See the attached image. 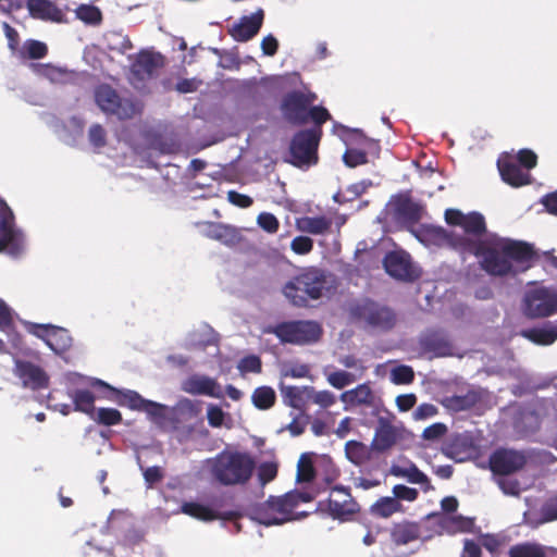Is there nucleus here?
<instances>
[{
  "mask_svg": "<svg viewBox=\"0 0 557 557\" xmlns=\"http://www.w3.org/2000/svg\"><path fill=\"white\" fill-rule=\"evenodd\" d=\"M327 509L332 517L343 519L358 511L348 488L335 487L327 500Z\"/></svg>",
  "mask_w": 557,
  "mask_h": 557,
  "instance_id": "22",
  "label": "nucleus"
},
{
  "mask_svg": "<svg viewBox=\"0 0 557 557\" xmlns=\"http://www.w3.org/2000/svg\"><path fill=\"white\" fill-rule=\"evenodd\" d=\"M46 345L55 354L61 355L72 347V337L67 330L53 325Z\"/></svg>",
  "mask_w": 557,
  "mask_h": 557,
  "instance_id": "33",
  "label": "nucleus"
},
{
  "mask_svg": "<svg viewBox=\"0 0 557 557\" xmlns=\"http://www.w3.org/2000/svg\"><path fill=\"white\" fill-rule=\"evenodd\" d=\"M420 347L433 357H447L453 355V345L442 331H429L420 338Z\"/></svg>",
  "mask_w": 557,
  "mask_h": 557,
  "instance_id": "24",
  "label": "nucleus"
},
{
  "mask_svg": "<svg viewBox=\"0 0 557 557\" xmlns=\"http://www.w3.org/2000/svg\"><path fill=\"white\" fill-rule=\"evenodd\" d=\"M207 468L212 479L221 485H244L251 479L256 461L247 451L223 450L207 460Z\"/></svg>",
  "mask_w": 557,
  "mask_h": 557,
  "instance_id": "2",
  "label": "nucleus"
},
{
  "mask_svg": "<svg viewBox=\"0 0 557 557\" xmlns=\"http://www.w3.org/2000/svg\"><path fill=\"white\" fill-rule=\"evenodd\" d=\"M0 331L7 335H10L11 331H13L12 310L2 299H0Z\"/></svg>",
  "mask_w": 557,
  "mask_h": 557,
  "instance_id": "56",
  "label": "nucleus"
},
{
  "mask_svg": "<svg viewBox=\"0 0 557 557\" xmlns=\"http://www.w3.org/2000/svg\"><path fill=\"white\" fill-rule=\"evenodd\" d=\"M513 157L517 160V163H519L527 171H530L537 165V156L531 149H520Z\"/></svg>",
  "mask_w": 557,
  "mask_h": 557,
  "instance_id": "54",
  "label": "nucleus"
},
{
  "mask_svg": "<svg viewBox=\"0 0 557 557\" xmlns=\"http://www.w3.org/2000/svg\"><path fill=\"white\" fill-rule=\"evenodd\" d=\"M527 463L522 451L498 448L488 458L490 469L494 474L509 475L520 471Z\"/></svg>",
  "mask_w": 557,
  "mask_h": 557,
  "instance_id": "12",
  "label": "nucleus"
},
{
  "mask_svg": "<svg viewBox=\"0 0 557 557\" xmlns=\"http://www.w3.org/2000/svg\"><path fill=\"white\" fill-rule=\"evenodd\" d=\"M290 248L297 255H307L313 249V240L307 236H297L292 240Z\"/></svg>",
  "mask_w": 557,
  "mask_h": 557,
  "instance_id": "62",
  "label": "nucleus"
},
{
  "mask_svg": "<svg viewBox=\"0 0 557 557\" xmlns=\"http://www.w3.org/2000/svg\"><path fill=\"white\" fill-rule=\"evenodd\" d=\"M369 448L366 444L358 441H348L345 444V454L349 461L356 466L366 463L371 458Z\"/></svg>",
  "mask_w": 557,
  "mask_h": 557,
  "instance_id": "35",
  "label": "nucleus"
},
{
  "mask_svg": "<svg viewBox=\"0 0 557 557\" xmlns=\"http://www.w3.org/2000/svg\"><path fill=\"white\" fill-rule=\"evenodd\" d=\"M277 496H270L264 503L252 510L253 519L263 525H280L289 521V517L278 508Z\"/></svg>",
  "mask_w": 557,
  "mask_h": 557,
  "instance_id": "21",
  "label": "nucleus"
},
{
  "mask_svg": "<svg viewBox=\"0 0 557 557\" xmlns=\"http://www.w3.org/2000/svg\"><path fill=\"white\" fill-rule=\"evenodd\" d=\"M308 120H311L314 123V126L312 128H319L322 129V125L331 120V114L322 106H313L309 107L307 110Z\"/></svg>",
  "mask_w": 557,
  "mask_h": 557,
  "instance_id": "50",
  "label": "nucleus"
},
{
  "mask_svg": "<svg viewBox=\"0 0 557 557\" xmlns=\"http://www.w3.org/2000/svg\"><path fill=\"white\" fill-rule=\"evenodd\" d=\"M445 221L449 225L460 226L465 231L462 236H468L472 239H482V235L486 233L485 219L476 211L465 214L458 209H447L445 211ZM486 237H483V239Z\"/></svg>",
  "mask_w": 557,
  "mask_h": 557,
  "instance_id": "11",
  "label": "nucleus"
},
{
  "mask_svg": "<svg viewBox=\"0 0 557 557\" xmlns=\"http://www.w3.org/2000/svg\"><path fill=\"white\" fill-rule=\"evenodd\" d=\"M23 324L28 333L42 339L45 343L47 342L50 331L53 327L51 324H37L28 321H24Z\"/></svg>",
  "mask_w": 557,
  "mask_h": 557,
  "instance_id": "61",
  "label": "nucleus"
},
{
  "mask_svg": "<svg viewBox=\"0 0 557 557\" xmlns=\"http://www.w3.org/2000/svg\"><path fill=\"white\" fill-rule=\"evenodd\" d=\"M341 399L351 406L366 405L371 406L374 401V395L371 387L363 383L357 387L346 391L341 395Z\"/></svg>",
  "mask_w": 557,
  "mask_h": 557,
  "instance_id": "32",
  "label": "nucleus"
},
{
  "mask_svg": "<svg viewBox=\"0 0 557 557\" xmlns=\"http://www.w3.org/2000/svg\"><path fill=\"white\" fill-rule=\"evenodd\" d=\"M22 54L30 60L42 59L48 54V47L42 41L28 39L23 45Z\"/></svg>",
  "mask_w": 557,
  "mask_h": 557,
  "instance_id": "44",
  "label": "nucleus"
},
{
  "mask_svg": "<svg viewBox=\"0 0 557 557\" xmlns=\"http://www.w3.org/2000/svg\"><path fill=\"white\" fill-rule=\"evenodd\" d=\"M354 315L372 327L389 330L395 325L396 315L387 307L372 300H364L352 309Z\"/></svg>",
  "mask_w": 557,
  "mask_h": 557,
  "instance_id": "9",
  "label": "nucleus"
},
{
  "mask_svg": "<svg viewBox=\"0 0 557 557\" xmlns=\"http://www.w3.org/2000/svg\"><path fill=\"white\" fill-rule=\"evenodd\" d=\"M392 381L395 384H410L414 380V372L409 366H397L391 372Z\"/></svg>",
  "mask_w": 557,
  "mask_h": 557,
  "instance_id": "51",
  "label": "nucleus"
},
{
  "mask_svg": "<svg viewBox=\"0 0 557 557\" xmlns=\"http://www.w3.org/2000/svg\"><path fill=\"white\" fill-rule=\"evenodd\" d=\"M315 98L317 96L313 92L289 91L282 99L281 111L289 123L294 125L306 124L308 122L307 110Z\"/></svg>",
  "mask_w": 557,
  "mask_h": 557,
  "instance_id": "8",
  "label": "nucleus"
},
{
  "mask_svg": "<svg viewBox=\"0 0 557 557\" xmlns=\"http://www.w3.org/2000/svg\"><path fill=\"white\" fill-rule=\"evenodd\" d=\"M168 406L147 399L141 411L146 412L153 423L162 425L168 419Z\"/></svg>",
  "mask_w": 557,
  "mask_h": 557,
  "instance_id": "43",
  "label": "nucleus"
},
{
  "mask_svg": "<svg viewBox=\"0 0 557 557\" xmlns=\"http://www.w3.org/2000/svg\"><path fill=\"white\" fill-rule=\"evenodd\" d=\"M95 101L107 114L115 115L120 120H128L143 111L140 100L129 97L122 98L117 91L108 84H101L95 89Z\"/></svg>",
  "mask_w": 557,
  "mask_h": 557,
  "instance_id": "5",
  "label": "nucleus"
},
{
  "mask_svg": "<svg viewBox=\"0 0 557 557\" xmlns=\"http://www.w3.org/2000/svg\"><path fill=\"white\" fill-rule=\"evenodd\" d=\"M421 525L419 522L404 520L395 523L391 529V539L397 546L407 545L420 539Z\"/></svg>",
  "mask_w": 557,
  "mask_h": 557,
  "instance_id": "27",
  "label": "nucleus"
},
{
  "mask_svg": "<svg viewBox=\"0 0 557 557\" xmlns=\"http://www.w3.org/2000/svg\"><path fill=\"white\" fill-rule=\"evenodd\" d=\"M275 401L276 394L271 386H259L251 394V403L259 410L271 409Z\"/></svg>",
  "mask_w": 557,
  "mask_h": 557,
  "instance_id": "37",
  "label": "nucleus"
},
{
  "mask_svg": "<svg viewBox=\"0 0 557 557\" xmlns=\"http://www.w3.org/2000/svg\"><path fill=\"white\" fill-rule=\"evenodd\" d=\"M202 234L224 245H234L237 240L238 234L235 227L216 222L202 223Z\"/></svg>",
  "mask_w": 557,
  "mask_h": 557,
  "instance_id": "30",
  "label": "nucleus"
},
{
  "mask_svg": "<svg viewBox=\"0 0 557 557\" xmlns=\"http://www.w3.org/2000/svg\"><path fill=\"white\" fill-rule=\"evenodd\" d=\"M398 434L396 428L386 419L380 418L374 437L371 442V449L375 453H385L389 450L397 442Z\"/></svg>",
  "mask_w": 557,
  "mask_h": 557,
  "instance_id": "25",
  "label": "nucleus"
},
{
  "mask_svg": "<svg viewBox=\"0 0 557 557\" xmlns=\"http://www.w3.org/2000/svg\"><path fill=\"white\" fill-rule=\"evenodd\" d=\"M78 20L87 25L98 26L102 22L101 10L94 4H81L75 10Z\"/></svg>",
  "mask_w": 557,
  "mask_h": 557,
  "instance_id": "40",
  "label": "nucleus"
},
{
  "mask_svg": "<svg viewBox=\"0 0 557 557\" xmlns=\"http://www.w3.org/2000/svg\"><path fill=\"white\" fill-rule=\"evenodd\" d=\"M285 403L293 408H300L304 404V395L306 394V386H286L282 389Z\"/></svg>",
  "mask_w": 557,
  "mask_h": 557,
  "instance_id": "46",
  "label": "nucleus"
},
{
  "mask_svg": "<svg viewBox=\"0 0 557 557\" xmlns=\"http://www.w3.org/2000/svg\"><path fill=\"white\" fill-rule=\"evenodd\" d=\"M90 385L99 388L103 393L107 392L108 394H104L103 397L115 401L119 406L127 407L131 410L141 411L147 400L136 391L117 389L100 379H92Z\"/></svg>",
  "mask_w": 557,
  "mask_h": 557,
  "instance_id": "14",
  "label": "nucleus"
},
{
  "mask_svg": "<svg viewBox=\"0 0 557 557\" xmlns=\"http://www.w3.org/2000/svg\"><path fill=\"white\" fill-rule=\"evenodd\" d=\"M522 311L527 318H547L557 313V292L547 287L529 289L522 300Z\"/></svg>",
  "mask_w": 557,
  "mask_h": 557,
  "instance_id": "7",
  "label": "nucleus"
},
{
  "mask_svg": "<svg viewBox=\"0 0 557 557\" xmlns=\"http://www.w3.org/2000/svg\"><path fill=\"white\" fill-rule=\"evenodd\" d=\"M277 475V465L272 461L262 462L258 467V480L261 485L273 481Z\"/></svg>",
  "mask_w": 557,
  "mask_h": 557,
  "instance_id": "52",
  "label": "nucleus"
},
{
  "mask_svg": "<svg viewBox=\"0 0 557 557\" xmlns=\"http://www.w3.org/2000/svg\"><path fill=\"white\" fill-rule=\"evenodd\" d=\"M383 265L388 275L403 282H413L421 275L405 250H393L385 255Z\"/></svg>",
  "mask_w": 557,
  "mask_h": 557,
  "instance_id": "10",
  "label": "nucleus"
},
{
  "mask_svg": "<svg viewBox=\"0 0 557 557\" xmlns=\"http://www.w3.org/2000/svg\"><path fill=\"white\" fill-rule=\"evenodd\" d=\"M520 334L536 345L548 346L557 339V324L546 322L542 326L522 330Z\"/></svg>",
  "mask_w": 557,
  "mask_h": 557,
  "instance_id": "29",
  "label": "nucleus"
},
{
  "mask_svg": "<svg viewBox=\"0 0 557 557\" xmlns=\"http://www.w3.org/2000/svg\"><path fill=\"white\" fill-rule=\"evenodd\" d=\"M88 137L96 148L104 147L107 144V132L100 124H94L89 127Z\"/></svg>",
  "mask_w": 557,
  "mask_h": 557,
  "instance_id": "59",
  "label": "nucleus"
},
{
  "mask_svg": "<svg viewBox=\"0 0 557 557\" xmlns=\"http://www.w3.org/2000/svg\"><path fill=\"white\" fill-rule=\"evenodd\" d=\"M23 247L22 233L14 227V215L5 205H0V252L9 249L10 253L17 255Z\"/></svg>",
  "mask_w": 557,
  "mask_h": 557,
  "instance_id": "13",
  "label": "nucleus"
},
{
  "mask_svg": "<svg viewBox=\"0 0 557 557\" xmlns=\"http://www.w3.org/2000/svg\"><path fill=\"white\" fill-rule=\"evenodd\" d=\"M401 504L394 497H381L371 506V512L381 518H388L401 511Z\"/></svg>",
  "mask_w": 557,
  "mask_h": 557,
  "instance_id": "39",
  "label": "nucleus"
},
{
  "mask_svg": "<svg viewBox=\"0 0 557 557\" xmlns=\"http://www.w3.org/2000/svg\"><path fill=\"white\" fill-rule=\"evenodd\" d=\"M264 20V11L259 8L249 16H243L234 24L228 34L235 41L245 42L252 39L261 29Z\"/></svg>",
  "mask_w": 557,
  "mask_h": 557,
  "instance_id": "19",
  "label": "nucleus"
},
{
  "mask_svg": "<svg viewBox=\"0 0 557 557\" xmlns=\"http://www.w3.org/2000/svg\"><path fill=\"white\" fill-rule=\"evenodd\" d=\"M14 374L26 388L39 391L49 386L47 372L40 366L30 361L14 359Z\"/></svg>",
  "mask_w": 557,
  "mask_h": 557,
  "instance_id": "15",
  "label": "nucleus"
},
{
  "mask_svg": "<svg viewBox=\"0 0 557 557\" xmlns=\"http://www.w3.org/2000/svg\"><path fill=\"white\" fill-rule=\"evenodd\" d=\"M557 549L535 542H524L512 545L508 557H556Z\"/></svg>",
  "mask_w": 557,
  "mask_h": 557,
  "instance_id": "28",
  "label": "nucleus"
},
{
  "mask_svg": "<svg viewBox=\"0 0 557 557\" xmlns=\"http://www.w3.org/2000/svg\"><path fill=\"white\" fill-rule=\"evenodd\" d=\"M448 428L443 422H436L423 430L422 438L425 441H437L446 435Z\"/></svg>",
  "mask_w": 557,
  "mask_h": 557,
  "instance_id": "57",
  "label": "nucleus"
},
{
  "mask_svg": "<svg viewBox=\"0 0 557 557\" xmlns=\"http://www.w3.org/2000/svg\"><path fill=\"white\" fill-rule=\"evenodd\" d=\"M163 65L161 53L140 51L132 64V73L140 81L150 79Z\"/></svg>",
  "mask_w": 557,
  "mask_h": 557,
  "instance_id": "23",
  "label": "nucleus"
},
{
  "mask_svg": "<svg viewBox=\"0 0 557 557\" xmlns=\"http://www.w3.org/2000/svg\"><path fill=\"white\" fill-rule=\"evenodd\" d=\"M327 289L325 271L310 267L302 269L283 287L285 297L296 307H307L309 300L320 299Z\"/></svg>",
  "mask_w": 557,
  "mask_h": 557,
  "instance_id": "3",
  "label": "nucleus"
},
{
  "mask_svg": "<svg viewBox=\"0 0 557 557\" xmlns=\"http://www.w3.org/2000/svg\"><path fill=\"white\" fill-rule=\"evenodd\" d=\"M486 396V389L482 387H471L465 394L443 397L441 404L447 411L458 413L472 410L482 405Z\"/></svg>",
  "mask_w": 557,
  "mask_h": 557,
  "instance_id": "16",
  "label": "nucleus"
},
{
  "mask_svg": "<svg viewBox=\"0 0 557 557\" xmlns=\"http://www.w3.org/2000/svg\"><path fill=\"white\" fill-rule=\"evenodd\" d=\"M297 226L301 232L322 235L331 230L332 219L324 215L305 216L297 220Z\"/></svg>",
  "mask_w": 557,
  "mask_h": 557,
  "instance_id": "31",
  "label": "nucleus"
},
{
  "mask_svg": "<svg viewBox=\"0 0 557 557\" xmlns=\"http://www.w3.org/2000/svg\"><path fill=\"white\" fill-rule=\"evenodd\" d=\"M354 381H355V375L349 372L343 371V370L332 372L327 376V382L333 387L338 388V389L344 388L345 386L349 385Z\"/></svg>",
  "mask_w": 557,
  "mask_h": 557,
  "instance_id": "55",
  "label": "nucleus"
},
{
  "mask_svg": "<svg viewBox=\"0 0 557 557\" xmlns=\"http://www.w3.org/2000/svg\"><path fill=\"white\" fill-rule=\"evenodd\" d=\"M343 161L348 168H356L368 163L367 152L356 148H347L343 154Z\"/></svg>",
  "mask_w": 557,
  "mask_h": 557,
  "instance_id": "48",
  "label": "nucleus"
},
{
  "mask_svg": "<svg viewBox=\"0 0 557 557\" xmlns=\"http://www.w3.org/2000/svg\"><path fill=\"white\" fill-rule=\"evenodd\" d=\"M26 7L29 15L34 18L55 23L63 22L64 14L62 10L50 0H27Z\"/></svg>",
  "mask_w": 557,
  "mask_h": 557,
  "instance_id": "26",
  "label": "nucleus"
},
{
  "mask_svg": "<svg viewBox=\"0 0 557 557\" xmlns=\"http://www.w3.org/2000/svg\"><path fill=\"white\" fill-rule=\"evenodd\" d=\"M315 478V469L309 454H302L297 463L296 480L299 483L311 482Z\"/></svg>",
  "mask_w": 557,
  "mask_h": 557,
  "instance_id": "41",
  "label": "nucleus"
},
{
  "mask_svg": "<svg viewBox=\"0 0 557 557\" xmlns=\"http://www.w3.org/2000/svg\"><path fill=\"white\" fill-rule=\"evenodd\" d=\"M393 497L396 498V500L398 502H414L419 496V492L413 487H409L404 484H397L393 487Z\"/></svg>",
  "mask_w": 557,
  "mask_h": 557,
  "instance_id": "60",
  "label": "nucleus"
},
{
  "mask_svg": "<svg viewBox=\"0 0 557 557\" xmlns=\"http://www.w3.org/2000/svg\"><path fill=\"white\" fill-rule=\"evenodd\" d=\"M474 525V520L472 518H467L463 516H454L449 518V529L453 532H470Z\"/></svg>",
  "mask_w": 557,
  "mask_h": 557,
  "instance_id": "58",
  "label": "nucleus"
},
{
  "mask_svg": "<svg viewBox=\"0 0 557 557\" xmlns=\"http://www.w3.org/2000/svg\"><path fill=\"white\" fill-rule=\"evenodd\" d=\"M322 129L307 128L297 132L290 141V163L297 168L310 166L318 162V147Z\"/></svg>",
  "mask_w": 557,
  "mask_h": 557,
  "instance_id": "6",
  "label": "nucleus"
},
{
  "mask_svg": "<svg viewBox=\"0 0 557 557\" xmlns=\"http://www.w3.org/2000/svg\"><path fill=\"white\" fill-rule=\"evenodd\" d=\"M265 332L274 334L282 344L300 346L317 343L323 334L321 324L312 320L283 321L269 326Z\"/></svg>",
  "mask_w": 557,
  "mask_h": 557,
  "instance_id": "4",
  "label": "nucleus"
},
{
  "mask_svg": "<svg viewBox=\"0 0 557 557\" xmlns=\"http://www.w3.org/2000/svg\"><path fill=\"white\" fill-rule=\"evenodd\" d=\"M226 413L216 405H209L207 409L208 423L212 428H221Z\"/></svg>",
  "mask_w": 557,
  "mask_h": 557,
  "instance_id": "63",
  "label": "nucleus"
},
{
  "mask_svg": "<svg viewBox=\"0 0 557 557\" xmlns=\"http://www.w3.org/2000/svg\"><path fill=\"white\" fill-rule=\"evenodd\" d=\"M177 409L182 414L188 416L189 418L197 417L201 411L199 403L188 398L181 399L177 403Z\"/></svg>",
  "mask_w": 557,
  "mask_h": 557,
  "instance_id": "64",
  "label": "nucleus"
},
{
  "mask_svg": "<svg viewBox=\"0 0 557 557\" xmlns=\"http://www.w3.org/2000/svg\"><path fill=\"white\" fill-rule=\"evenodd\" d=\"M181 389L190 395H206L214 398L223 397L220 384L215 379L208 375H189L182 382Z\"/></svg>",
  "mask_w": 557,
  "mask_h": 557,
  "instance_id": "20",
  "label": "nucleus"
},
{
  "mask_svg": "<svg viewBox=\"0 0 557 557\" xmlns=\"http://www.w3.org/2000/svg\"><path fill=\"white\" fill-rule=\"evenodd\" d=\"M277 497L280 500L276 503L278 504L280 510L284 511L286 516L289 517V520H292L294 509L300 504L298 492H288Z\"/></svg>",
  "mask_w": 557,
  "mask_h": 557,
  "instance_id": "49",
  "label": "nucleus"
},
{
  "mask_svg": "<svg viewBox=\"0 0 557 557\" xmlns=\"http://www.w3.org/2000/svg\"><path fill=\"white\" fill-rule=\"evenodd\" d=\"M258 225L267 233L274 234L280 228L277 218L270 212H262L257 218Z\"/></svg>",
  "mask_w": 557,
  "mask_h": 557,
  "instance_id": "53",
  "label": "nucleus"
},
{
  "mask_svg": "<svg viewBox=\"0 0 557 557\" xmlns=\"http://www.w3.org/2000/svg\"><path fill=\"white\" fill-rule=\"evenodd\" d=\"M91 419L98 424L112 426L122 422V413L115 408H99Z\"/></svg>",
  "mask_w": 557,
  "mask_h": 557,
  "instance_id": "42",
  "label": "nucleus"
},
{
  "mask_svg": "<svg viewBox=\"0 0 557 557\" xmlns=\"http://www.w3.org/2000/svg\"><path fill=\"white\" fill-rule=\"evenodd\" d=\"M71 398L76 411L88 414L90 418L95 413V395L91 391L86 388H77L71 394Z\"/></svg>",
  "mask_w": 557,
  "mask_h": 557,
  "instance_id": "34",
  "label": "nucleus"
},
{
  "mask_svg": "<svg viewBox=\"0 0 557 557\" xmlns=\"http://www.w3.org/2000/svg\"><path fill=\"white\" fill-rule=\"evenodd\" d=\"M497 168L502 180L511 187H521L531 184L532 176L523 169L512 154L504 153L497 160Z\"/></svg>",
  "mask_w": 557,
  "mask_h": 557,
  "instance_id": "17",
  "label": "nucleus"
},
{
  "mask_svg": "<svg viewBox=\"0 0 557 557\" xmlns=\"http://www.w3.org/2000/svg\"><path fill=\"white\" fill-rule=\"evenodd\" d=\"M237 369L243 375L246 373H261L262 361L259 356L249 355L239 360Z\"/></svg>",
  "mask_w": 557,
  "mask_h": 557,
  "instance_id": "47",
  "label": "nucleus"
},
{
  "mask_svg": "<svg viewBox=\"0 0 557 557\" xmlns=\"http://www.w3.org/2000/svg\"><path fill=\"white\" fill-rule=\"evenodd\" d=\"M394 216L408 225L420 222L424 213V207L412 200L409 195H397L393 199Z\"/></svg>",
  "mask_w": 557,
  "mask_h": 557,
  "instance_id": "18",
  "label": "nucleus"
},
{
  "mask_svg": "<svg viewBox=\"0 0 557 557\" xmlns=\"http://www.w3.org/2000/svg\"><path fill=\"white\" fill-rule=\"evenodd\" d=\"M419 238L435 246L449 245L460 253L476 257L480 269L492 277H516L531 269L537 256L532 244L496 234L472 239L440 226H425Z\"/></svg>",
  "mask_w": 557,
  "mask_h": 557,
  "instance_id": "1",
  "label": "nucleus"
},
{
  "mask_svg": "<svg viewBox=\"0 0 557 557\" xmlns=\"http://www.w3.org/2000/svg\"><path fill=\"white\" fill-rule=\"evenodd\" d=\"M306 396L322 408H329L336 403L335 395L330 391L317 392L312 386H306Z\"/></svg>",
  "mask_w": 557,
  "mask_h": 557,
  "instance_id": "45",
  "label": "nucleus"
},
{
  "mask_svg": "<svg viewBox=\"0 0 557 557\" xmlns=\"http://www.w3.org/2000/svg\"><path fill=\"white\" fill-rule=\"evenodd\" d=\"M182 511L201 521H213L221 516L208 506L195 502H186L182 505Z\"/></svg>",
  "mask_w": 557,
  "mask_h": 557,
  "instance_id": "36",
  "label": "nucleus"
},
{
  "mask_svg": "<svg viewBox=\"0 0 557 557\" xmlns=\"http://www.w3.org/2000/svg\"><path fill=\"white\" fill-rule=\"evenodd\" d=\"M392 472L397 476L406 478L410 483L425 485L424 491L431 487L429 478L414 463L405 468H393Z\"/></svg>",
  "mask_w": 557,
  "mask_h": 557,
  "instance_id": "38",
  "label": "nucleus"
}]
</instances>
